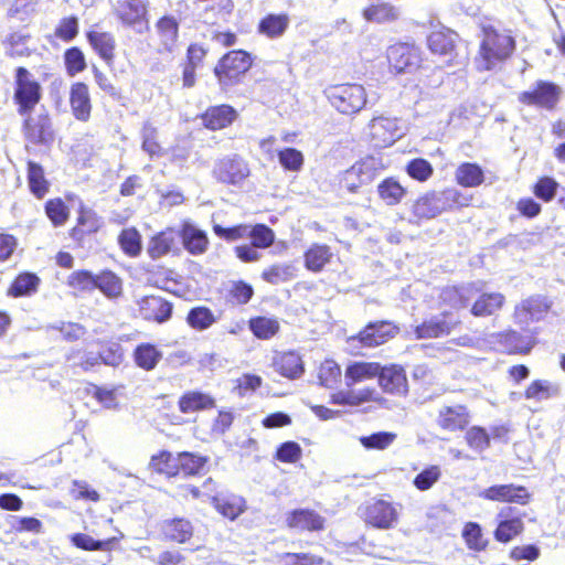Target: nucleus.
Wrapping results in <instances>:
<instances>
[{
    "label": "nucleus",
    "mask_w": 565,
    "mask_h": 565,
    "mask_svg": "<svg viewBox=\"0 0 565 565\" xmlns=\"http://www.w3.org/2000/svg\"><path fill=\"white\" fill-rule=\"evenodd\" d=\"M481 40L476 55L479 71H492L508 61L516 49V40L510 29H500L492 23L479 25Z\"/></svg>",
    "instance_id": "obj_1"
},
{
    "label": "nucleus",
    "mask_w": 565,
    "mask_h": 565,
    "mask_svg": "<svg viewBox=\"0 0 565 565\" xmlns=\"http://www.w3.org/2000/svg\"><path fill=\"white\" fill-rule=\"evenodd\" d=\"M254 64V56L243 49L225 52L215 63L213 74L222 88H230L243 82Z\"/></svg>",
    "instance_id": "obj_2"
},
{
    "label": "nucleus",
    "mask_w": 565,
    "mask_h": 565,
    "mask_svg": "<svg viewBox=\"0 0 565 565\" xmlns=\"http://www.w3.org/2000/svg\"><path fill=\"white\" fill-rule=\"evenodd\" d=\"M12 102L19 115L33 113L43 98V87L32 72L23 65L13 71Z\"/></svg>",
    "instance_id": "obj_3"
},
{
    "label": "nucleus",
    "mask_w": 565,
    "mask_h": 565,
    "mask_svg": "<svg viewBox=\"0 0 565 565\" xmlns=\"http://www.w3.org/2000/svg\"><path fill=\"white\" fill-rule=\"evenodd\" d=\"M330 105L342 115L360 113L367 104V93L363 85L344 83L330 85L324 89Z\"/></svg>",
    "instance_id": "obj_4"
},
{
    "label": "nucleus",
    "mask_w": 565,
    "mask_h": 565,
    "mask_svg": "<svg viewBox=\"0 0 565 565\" xmlns=\"http://www.w3.org/2000/svg\"><path fill=\"white\" fill-rule=\"evenodd\" d=\"M377 175L374 159L366 157L355 161L337 175V189L341 193L360 194Z\"/></svg>",
    "instance_id": "obj_5"
},
{
    "label": "nucleus",
    "mask_w": 565,
    "mask_h": 565,
    "mask_svg": "<svg viewBox=\"0 0 565 565\" xmlns=\"http://www.w3.org/2000/svg\"><path fill=\"white\" fill-rule=\"evenodd\" d=\"M250 175L248 162L238 154L225 156L215 161L212 177L222 184L238 186Z\"/></svg>",
    "instance_id": "obj_6"
},
{
    "label": "nucleus",
    "mask_w": 565,
    "mask_h": 565,
    "mask_svg": "<svg viewBox=\"0 0 565 565\" xmlns=\"http://www.w3.org/2000/svg\"><path fill=\"white\" fill-rule=\"evenodd\" d=\"M103 226V217L81 201L76 210L75 223L68 230V236L76 246L83 247L86 239L98 234Z\"/></svg>",
    "instance_id": "obj_7"
},
{
    "label": "nucleus",
    "mask_w": 565,
    "mask_h": 565,
    "mask_svg": "<svg viewBox=\"0 0 565 565\" xmlns=\"http://www.w3.org/2000/svg\"><path fill=\"white\" fill-rule=\"evenodd\" d=\"M361 511L364 523L377 530L393 529L399 519L397 507L384 499H374L365 503Z\"/></svg>",
    "instance_id": "obj_8"
},
{
    "label": "nucleus",
    "mask_w": 565,
    "mask_h": 565,
    "mask_svg": "<svg viewBox=\"0 0 565 565\" xmlns=\"http://www.w3.org/2000/svg\"><path fill=\"white\" fill-rule=\"evenodd\" d=\"M386 58L390 70L395 74L416 71L423 62L420 49L406 42L390 45L386 51Z\"/></svg>",
    "instance_id": "obj_9"
},
{
    "label": "nucleus",
    "mask_w": 565,
    "mask_h": 565,
    "mask_svg": "<svg viewBox=\"0 0 565 565\" xmlns=\"http://www.w3.org/2000/svg\"><path fill=\"white\" fill-rule=\"evenodd\" d=\"M562 95V88L550 81H536L533 88L530 90L521 92L518 100L525 105L537 107L546 110H554Z\"/></svg>",
    "instance_id": "obj_10"
},
{
    "label": "nucleus",
    "mask_w": 565,
    "mask_h": 565,
    "mask_svg": "<svg viewBox=\"0 0 565 565\" xmlns=\"http://www.w3.org/2000/svg\"><path fill=\"white\" fill-rule=\"evenodd\" d=\"M22 120V134L28 143L33 146H50L54 141L52 118L47 111L33 116L20 115Z\"/></svg>",
    "instance_id": "obj_11"
},
{
    "label": "nucleus",
    "mask_w": 565,
    "mask_h": 565,
    "mask_svg": "<svg viewBox=\"0 0 565 565\" xmlns=\"http://www.w3.org/2000/svg\"><path fill=\"white\" fill-rule=\"evenodd\" d=\"M113 13L124 26L139 31L149 26L148 0H117L113 6Z\"/></svg>",
    "instance_id": "obj_12"
},
{
    "label": "nucleus",
    "mask_w": 565,
    "mask_h": 565,
    "mask_svg": "<svg viewBox=\"0 0 565 565\" xmlns=\"http://www.w3.org/2000/svg\"><path fill=\"white\" fill-rule=\"evenodd\" d=\"M138 317L146 322L163 324L173 316V302L159 295H146L136 302Z\"/></svg>",
    "instance_id": "obj_13"
},
{
    "label": "nucleus",
    "mask_w": 565,
    "mask_h": 565,
    "mask_svg": "<svg viewBox=\"0 0 565 565\" xmlns=\"http://www.w3.org/2000/svg\"><path fill=\"white\" fill-rule=\"evenodd\" d=\"M85 38L96 56L109 68H113L117 52L115 34L110 31L102 30L95 24L85 32Z\"/></svg>",
    "instance_id": "obj_14"
},
{
    "label": "nucleus",
    "mask_w": 565,
    "mask_h": 565,
    "mask_svg": "<svg viewBox=\"0 0 565 565\" xmlns=\"http://www.w3.org/2000/svg\"><path fill=\"white\" fill-rule=\"evenodd\" d=\"M494 343L508 355H527L536 344L533 333L522 334L514 329H505L493 334Z\"/></svg>",
    "instance_id": "obj_15"
},
{
    "label": "nucleus",
    "mask_w": 565,
    "mask_h": 565,
    "mask_svg": "<svg viewBox=\"0 0 565 565\" xmlns=\"http://www.w3.org/2000/svg\"><path fill=\"white\" fill-rule=\"evenodd\" d=\"M460 324V320L455 318L450 311H444L440 316H435L424 320L414 328V334L417 339H436L449 335Z\"/></svg>",
    "instance_id": "obj_16"
},
{
    "label": "nucleus",
    "mask_w": 565,
    "mask_h": 565,
    "mask_svg": "<svg viewBox=\"0 0 565 565\" xmlns=\"http://www.w3.org/2000/svg\"><path fill=\"white\" fill-rule=\"evenodd\" d=\"M327 520L319 512L310 508H297L286 513L285 524L297 532H322Z\"/></svg>",
    "instance_id": "obj_17"
},
{
    "label": "nucleus",
    "mask_w": 565,
    "mask_h": 565,
    "mask_svg": "<svg viewBox=\"0 0 565 565\" xmlns=\"http://www.w3.org/2000/svg\"><path fill=\"white\" fill-rule=\"evenodd\" d=\"M32 34L28 26L12 29L1 40L4 54L9 58H29L35 53V47L31 45Z\"/></svg>",
    "instance_id": "obj_18"
},
{
    "label": "nucleus",
    "mask_w": 565,
    "mask_h": 565,
    "mask_svg": "<svg viewBox=\"0 0 565 565\" xmlns=\"http://www.w3.org/2000/svg\"><path fill=\"white\" fill-rule=\"evenodd\" d=\"M377 383L386 394L394 396H406L408 394L406 371L399 364L381 365Z\"/></svg>",
    "instance_id": "obj_19"
},
{
    "label": "nucleus",
    "mask_w": 565,
    "mask_h": 565,
    "mask_svg": "<svg viewBox=\"0 0 565 565\" xmlns=\"http://www.w3.org/2000/svg\"><path fill=\"white\" fill-rule=\"evenodd\" d=\"M480 497L489 501L515 503L520 505H526L531 500L529 490L524 486L514 483L488 487L481 492Z\"/></svg>",
    "instance_id": "obj_20"
},
{
    "label": "nucleus",
    "mask_w": 565,
    "mask_h": 565,
    "mask_svg": "<svg viewBox=\"0 0 565 565\" xmlns=\"http://www.w3.org/2000/svg\"><path fill=\"white\" fill-rule=\"evenodd\" d=\"M68 104L72 116L81 122H88L93 114V100L89 86L82 81L74 82L70 86Z\"/></svg>",
    "instance_id": "obj_21"
},
{
    "label": "nucleus",
    "mask_w": 565,
    "mask_h": 565,
    "mask_svg": "<svg viewBox=\"0 0 565 565\" xmlns=\"http://www.w3.org/2000/svg\"><path fill=\"white\" fill-rule=\"evenodd\" d=\"M470 417L465 404L445 405L438 411L436 423L444 431H463L469 426Z\"/></svg>",
    "instance_id": "obj_22"
},
{
    "label": "nucleus",
    "mask_w": 565,
    "mask_h": 565,
    "mask_svg": "<svg viewBox=\"0 0 565 565\" xmlns=\"http://www.w3.org/2000/svg\"><path fill=\"white\" fill-rule=\"evenodd\" d=\"M159 533L164 542L185 544L192 540L194 526L189 519L174 516L160 522Z\"/></svg>",
    "instance_id": "obj_23"
},
{
    "label": "nucleus",
    "mask_w": 565,
    "mask_h": 565,
    "mask_svg": "<svg viewBox=\"0 0 565 565\" xmlns=\"http://www.w3.org/2000/svg\"><path fill=\"white\" fill-rule=\"evenodd\" d=\"M237 117V110L228 104L209 106L199 115L202 126L211 131L230 127Z\"/></svg>",
    "instance_id": "obj_24"
},
{
    "label": "nucleus",
    "mask_w": 565,
    "mask_h": 565,
    "mask_svg": "<svg viewBox=\"0 0 565 565\" xmlns=\"http://www.w3.org/2000/svg\"><path fill=\"white\" fill-rule=\"evenodd\" d=\"M384 401V397L372 386L360 390L337 391L330 395L331 404L350 407H356L366 403L382 404Z\"/></svg>",
    "instance_id": "obj_25"
},
{
    "label": "nucleus",
    "mask_w": 565,
    "mask_h": 565,
    "mask_svg": "<svg viewBox=\"0 0 565 565\" xmlns=\"http://www.w3.org/2000/svg\"><path fill=\"white\" fill-rule=\"evenodd\" d=\"M370 138L376 147L386 148L397 139L398 126L394 118L377 116L369 124Z\"/></svg>",
    "instance_id": "obj_26"
},
{
    "label": "nucleus",
    "mask_w": 565,
    "mask_h": 565,
    "mask_svg": "<svg viewBox=\"0 0 565 565\" xmlns=\"http://www.w3.org/2000/svg\"><path fill=\"white\" fill-rule=\"evenodd\" d=\"M160 51L171 53L180 39V23L172 14H163L154 22Z\"/></svg>",
    "instance_id": "obj_27"
},
{
    "label": "nucleus",
    "mask_w": 565,
    "mask_h": 565,
    "mask_svg": "<svg viewBox=\"0 0 565 565\" xmlns=\"http://www.w3.org/2000/svg\"><path fill=\"white\" fill-rule=\"evenodd\" d=\"M396 330V327L390 321H375L366 324L356 338L364 347H377L392 339Z\"/></svg>",
    "instance_id": "obj_28"
},
{
    "label": "nucleus",
    "mask_w": 565,
    "mask_h": 565,
    "mask_svg": "<svg viewBox=\"0 0 565 565\" xmlns=\"http://www.w3.org/2000/svg\"><path fill=\"white\" fill-rule=\"evenodd\" d=\"M183 248L193 256L203 255L210 247V239L205 231L198 228L190 222H183L179 231Z\"/></svg>",
    "instance_id": "obj_29"
},
{
    "label": "nucleus",
    "mask_w": 565,
    "mask_h": 565,
    "mask_svg": "<svg viewBox=\"0 0 565 565\" xmlns=\"http://www.w3.org/2000/svg\"><path fill=\"white\" fill-rule=\"evenodd\" d=\"M215 398L205 392L189 390L178 398V408L182 414H195L215 408Z\"/></svg>",
    "instance_id": "obj_30"
},
{
    "label": "nucleus",
    "mask_w": 565,
    "mask_h": 565,
    "mask_svg": "<svg viewBox=\"0 0 565 565\" xmlns=\"http://www.w3.org/2000/svg\"><path fill=\"white\" fill-rule=\"evenodd\" d=\"M458 34L447 28L431 31L427 36L428 50L439 56L454 57L457 50Z\"/></svg>",
    "instance_id": "obj_31"
},
{
    "label": "nucleus",
    "mask_w": 565,
    "mask_h": 565,
    "mask_svg": "<svg viewBox=\"0 0 565 565\" xmlns=\"http://www.w3.org/2000/svg\"><path fill=\"white\" fill-rule=\"evenodd\" d=\"M273 367L279 375L289 380L298 379L305 372L302 358L295 350L277 353L273 359Z\"/></svg>",
    "instance_id": "obj_32"
},
{
    "label": "nucleus",
    "mask_w": 565,
    "mask_h": 565,
    "mask_svg": "<svg viewBox=\"0 0 565 565\" xmlns=\"http://www.w3.org/2000/svg\"><path fill=\"white\" fill-rule=\"evenodd\" d=\"M505 302L507 299L502 292H482L471 303L470 313L476 318L495 316L503 309Z\"/></svg>",
    "instance_id": "obj_33"
},
{
    "label": "nucleus",
    "mask_w": 565,
    "mask_h": 565,
    "mask_svg": "<svg viewBox=\"0 0 565 565\" xmlns=\"http://www.w3.org/2000/svg\"><path fill=\"white\" fill-rule=\"evenodd\" d=\"M213 508L225 519L235 521L247 510L245 498L235 493L216 494L212 497Z\"/></svg>",
    "instance_id": "obj_34"
},
{
    "label": "nucleus",
    "mask_w": 565,
    "mask_h": 565,
    "mask_svg": "<svg viewBox=\"0 0 565 565\" xmlns=\"http://www.w3.org/2000/svg\"><path fill=\"white\" fill-rule=\"evenodd\" d=\"M177 250L175 233L172 227H167L150 236L147 254L152 260L168 256Z\"/></svg>",
    "instance_id": "obj_35"
},
{
    "label": "nucleus",
    "mask_w": 565,
    "mask_h": 565,
    "mask_svg": "<svg viewBox=\"0 0 565 565\" xmlns=\"http://www.w3.org/2000/svg\"><path fill=\"white\" fill-rule=\"evenodd\" d=\"M178 462L175 478H190L201 476L209 462V458L191 451H180L175 455Z\"/></svg>",
    "instance_id": "obj_36"
},
{
    "label": "nucleus",
    "mask_w": 565,
    "mask_h": 565,
    "mask_svg": "<svg viewBox=\"0 0 565 565\" xmlns=\"http://www.w3.org/2000/svg\"><path fill=\"white\" fill-rule=\"evenodd\" d=\"M95 289L109 300H118L124 296V279L111 269H102L95 276Z\"/></svg>",
    "instance_id": "obj_37"
},
{
    "label": "nucleus",
    "mask_w": 565,
    "mask_h": 565,
    "mask_svg": "<svg viewBox=\"0 0 565 565\" xmlns=\"http://www.w3.org/2000/svg\"><path fill=\"white\" fill-rule=\"evenodd\" d=\"M41 278L32 271H21L11 280L7 288V296L11 298L31 297L36 294Z\"/></svg>",
    "instance_id": "obj_38"
},
{
    "label": "nucleus",
    "mask_w": 565,
    "mask_h": 565,
    "mask_svg": "<svg viewBox=\"0 0 565 565\" xmlns=\"http://www.w3.org/2000/svg\"><path fill=\"white\" fill-rule=\"evenodd\" d=\"M26 182L30 193L36 200H43L50 192L51 182L45 175V170L35 161H26Z\"/></svg>",
    "instance_id": "obj_39"
},
{
    "label": "nucleus",
    "mask_w": 565,
    "mask_h": 565,
    "mask_svg": "<svg viewBox=\"0 0 565 565\" xmlns=\"http://www.w3.org/2000/svg\"><path fill=\"white\" fill-rule=\"evenodd\" d=\"M552 308V301L542 295H533L515 307V316H524L532 321L542 319Z\"/></svg>",
    "instance_id": "obj_40"
},
{
    "label": "nucleus",
    "mask_w": 565,
    "mask_h": 565,
    "mask_svg": "<svg viewBox=\"0 0 565 565\" xmlns=\"http://www.w3.org/2000/svg\"><path fill=\"white\" fill-rule=\"evenodd\" d=\"M441 212L440 200L435 191L418 196L412 206V214L417 221L434 218Z\"/></svg>",
    "instance_id": "obj_41"
},
{
    "label": "nucleus",
    "mask_w": 565,
    "mask_h": 565,
    "mask_svg": "<svg viewBox=\"0 0 565 565\" xmlns=\"http://www.w3.org/2000/svg\"><path fill=\"white\" fill-rule=\"evenodd\" d=\"M162 359V352L150 342H141L132 351V360L137 367L150 372L153 371Z\"/></svg>",
    "instance_id": "obj_42"
},
{
    "label": "nucleus",
    "mask_w": 565,
    "mask_h": 565,
    "mask_svg": "<svg viewBox=\"0 0 565 565\" xmlns=\"http://www.w3.org/2000/svg\"><path fill=\"white\" fill-rule=\"evenodd\" d=\"M247 323L249 331L257 340L268 341L280 332V322L276 317L253 316Z\"/></svg>",
    "instance_id": "obj_43"
},
{
    "label": "nucleus",
    "mask_w": 565,
    "mask_h": 565,
    "mask_svg": "<svg viewBox=\"0 0 565 565\" xmlns=\"http://www.w3.org/2000/svg\"><path fill=\"white\" fill-rule=\"evenodd\" d=\"M333 253L327 244H311L303 253L305 267L312 273L321 271L332 259Z\"/></svg>",
    "instance_id": "obj_44"
},
{
    "label": "nucleus",
    "mask_w": 565,
    "mask_h": 565,
    "mask_svg": "<svg viewBox=\"0 0 565 565\" xmlns=\"http://www.w3.org/2000/svg\"><path fill=\"white\" fill-rule=\"evenodd\" d=\"M455 181L462 188H478L486 181L484 171L476 162H462L455 170Z\"/></svg>",
    "instance_id": "obj_45"
},
{
    "label": "nucleus",
    "mask_w": 565,
    "mask_h": 565,
    "mask_svg": "<svg viewBox=\"0 0 565 565\" xmlns=\"http://www.w3.org/2000/svg\"><path fill=\"white\" fill-rule=\"evenodd\" d=\"M46 218L55 228L64 226L71 217V207L61 196L47 199L43 204Z\"/></svg>",
    "instance_id": "obj_46"
},
{
    "label": "nucleus",
    "mask_w": 565,
    "mask_h": 565,
    "mask_svg": "<svg viewBox=\"0 0 565 565\" xmlns=\"http://www.w3.org/2000/svg\"><path fill=\"white\" fill-rule=\"evenodd\" d=\"M362 17L367 22L392 23L399 19V11L391 2H376L366 6L362 11Z\"/></svg>",
    "instance_id": "obj_47"
},
{
    "label": "nucleus",
    "mask_w": 565,
    "mask_h": 565,
    "mask_svg": "<svg viewBox=\"0 0 565 565\" xmlns=\"http://www.w3.org/2000/svg\"><path fill=\"white\" fill-rule=\"evenodd\" d=\"M289 22L287 13H268L259 20L257 31L269 39H276L286 32Z\"/></svg>",
    "instance_id": "obj_48"
},
{
    "label": "nucleus",
    "mask_w": 565,
    "mask_h": 565,
    "mask_svg": "<svg viewBox=\"0 0 565 565\" xmlns=\"http://www.w3.org/2000/svg\"><path fill=\"white\" fill-rule=\"evenodd\" d=\"M561 393L559 385L548 380H533L524 390V397L534 402L548 401L557 397Z\"/></svg>",
    "instance_id": "obj_49"
},
{
    "label": "nucleus",
    "mask_w": 565,
    "mask_h": 565,
    "mask_svg": "<svg viewBox=\"0 0 565 565\" xmlns=\"http://www.w3.org/2000/svg\"><path fill=\"white\" fill-rule=\"evenodd\" d=\"M381 371V364L379 362H366V361H358L349 364L345 369V380L347 385L350 386L352 384L372 380L377 377L379 372Z\"/></svg>",
    "instance_id": "obj_50"
},
{
    "label": "nucleus",
    "mask_w": 565,
    "mask_h": 565,
    "mask_svg": "<svg viewBox=\"0 0 565 565\" xmlns=\"http://www.w3.org/2000/svg\"><path fill=\"white\" fill-rule=\"evenodd\" d=\"M406 194L407 189L394 177H387L377 184V195L386 205H398Z\"/></svg>",
    "instance_id": "obj_51"
},
{
    "label": "nucleus",
    "mask_w": 565,
    "mask_h": 565,
    "mask_svg": "<svg viewBox=\"0 0 565 565\" xmlns=\"http://www.w3.org/2000/svg\"><path fill=\"white\" fill-rule=\"evenodd\" d=\"M255 295L254 287L243 280H232L225 289V302L231 306H245Z\"/></svg>",
    "instance_id": "obj_52"
},
{
    "label": "nucleus",
    "mask_w": 565,
    "mask_h": 565,
    "mask_svg": "<svg viewBox=\"0 0 565 565\" xmlns=\"http://www.w3.org/2000/svg\"><path fill=\"white\" fill-rule=\"evenodd\" d=\"M217 321L213 310L206 306L192 307L185 317L186 324L195 331L202 332L210 329Z\"/></svg>",
    "instance_id": "obj_53"
},
{
    "label": "nucleus",
    "mask_w": 565,
    "mask_h": 565,
    "mask_svg": "<svg viewBox=\"0 0 565 565\" xmlns=\"http://www.w3.org/2000/svg\"><path fill=\"white\" fill-rule=\"evenodd\" d=\"M121 252L131 258L138 257L142 250V237L135 226L122 228L117 237Z\"/></svg>",
    "instance_id": "obj_54"
},
{
    "label": "nucleus",
    "mask_w": 565,
    "mask_h": 565,
    "mask_svg": "<svg viewBox=\"0 0 565 565\" xmlns=\"http://www.w3.org/2000/svg\"><path fill=\"white\" fill-rule=\"evenodd\" d=\"M523 531L524 523L522 518L513 516L498 522L493 531V537L497 542L507 544L521 535Z\"/></svg>",
    "instance_id": "obj_55"
},
{
    "label": "nucleus",
    "mask_w": 565,
    "mask_h": 565,
    "mask_svg": "<svg viewBox=\"0 0 565 565\" xmlns=\"http://www.w3.org/2000/svg\"><path fill=\"white\" fill-rule=\"evenodd\" d=\"M71 543L82 550L87 552L94 551H104L109 552L114 548L115 544L118 542L116 537H108L106 540H95L90 535L86 533H74L70 537Z\"/></svg>",
    "instance_id": "obj_56"
},
{
    "label": "nucleus",
    "mask_w": 565,
    "mask_h": 565,
    "mask_svg": "<svg viewBox=\"0 0 565 565\" xmlns=\"http://www.w3.org/2000/svg\"><path fill=\"white\" fill-rule=\"evenodd\" d=\"M177 465L175 455L168 450L158 451L151 456L149 461L150 470L167 479H175Z\"/></svg>",
    "instance_id": "obj_57"
},
{
    "label": "nucleus",
    "mask_w": 565,
    "mask_h": 565,
    "mask_svg": "<svg viewBox=\"0 0 565 565\" xmlns=\"http://www.w3.org/2000/svg\"><path fill=\"white\" fill-rule=\"evenodd\" d=\"M438 198L443 212L468 207L473 199L471 194L463 193L456 188L444 189Z\"/></svg>",
    "instance_id": "obj_58"
},
{
    "label": "nucleus",
    "mask_w": 565,
    "mask_h": 565,
    "mask_svg": "<svg viewBox=\"0 0 565 565\" xmlns=\"http://www.w3.org/2000/svg\"><path fill=\"white\" fill-rule=\"evenodd\" d=\"M461 536L468 550L472 552H483L489 545L488 539L483 536L482 529L477 522L465 523Z\"/></svg>",
    "instance_id": "obj_59"
},
{
    "label": "nucleus",
    "mask_w": 565,
    "mask_h": 565,
    "mask_svg": "<svg viewBox=\"0 0 565 565\" xmlns=\"http://www.w3.org/2000/svg\"><path fill=\"white\" fill-rule=\"evenodd\" d=\"M440 303L454 309L466 308L470 296L468 290L461 286H446L439 294Z\"/></svg>",
    "instance_id": "obj_60"
},
{
    "label": "nucleus",
    "mask_w": 565,
    "mask_h": 565,
    "mask_svg": "<svg viewBox=\"0 0 565 565\" xmlns=\"http://www.w3.org/2000/svg\"><path fill=\"white\" fill-rule=\"evenodd\" d=\"M295 266L292 264H273L266 267L260 278L270 285H279L295 278Z\"/></svg>",
    "instance_id": "obj_61"
},
{
    "label": "nucleus",
    "mask_w": 565,
    "mask_h": 565,
    "mask_svg": "<svg viewBox=\"0 0 565 565\" xmlns=\"http://www.w3.org/2000/svg\"><path fill=\"white\" fill-rule=\"evenodd\" d=\"M63 63L65 72L73 77L87 67V62L83 50L79 46L67 47L63 53Z\"/></svg>",
    "instance_id": "obj_62"
},
{
    "label": "nucleus",
    "mask_w": 565,
    "mask_h": 565,
    "mask_svg": "<svg viewBox=\"0 0 565 565\" xmlns=\"http://www.w3.org/2000/svg\"><path fill=\"white\" fill-rule=\"evenodd\" d=\"M341 367L333 360H324L318 367V383L323 387H335L341 382Z\"/></svg>",
    "instance_id": "obj_63"
},
{
    "label": "nucleus",
    "mask_w": 565,
    "mask_h": 565,
    "mask_svg": "<svg viewBox=\"0 0 565 565\" xmlns=\"http://www.w3.org/2000/svg\"><path fill=\"white\" fill-rule=\"evenodd\" d=\"M95 276L87 269H77L67 276L66 285L76 292H89L95 290Z\"/></svg>",
    "instance_id": "obj_64"
}]
</instances>
